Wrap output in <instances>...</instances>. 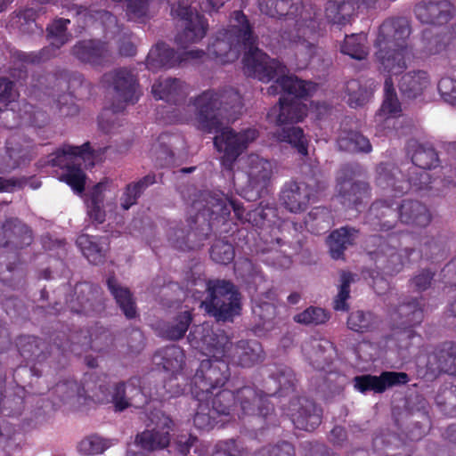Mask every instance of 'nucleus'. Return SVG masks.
I'll use <instances>...</instances> for the list:
<instances>
[{"instance_id":"58","label":"nucleus","mask_w":456,"mask_h":456,"mask_svg":"<svg viewBox=\"0 0 456 456\" xmlns=\"http://www.w3.org/2000/svg\"><path fill=\"white\" fill-rule=\"evenodd\" d=\"M109 112L110 111L102 113L99 118V126L102 131L106 133H110L114 130L113 124L110 125L108 121L104 120V117H107L109 115Z\"/></svg>"},{"instance_id":"55","label":"nucleus","mask_w":456,"mask_h":456,"mask_svg":"<svg viewBox=\"0 0 456 456\" xmlns=\"http://www.w3.org/2000/svg\"><path fill=\"white\" fill-rule=\"evenodd\" d=\"M68 389L67 397H73L75 395H81L79 387H77L76 382H69L68 384H59L57 386L58 392H63L64 389Z\"/></svg>"},{"instance_id":"52","label":"nucleus","mask_w":456,"mask_h":456,"mask_svg":"<svg viewBox=\"0 0 456 456\" xmlns=\"http://www.w3.org/2000/svg\"><path fill=\"white\" fill-rule=\"evenodd\" d=\"M197 443V438L191 436H181L175 441L177 450L184 455L187 454L190 452V448L194 446Z\"/></svg>"},{"instance_id":"60","label":"nucleus","mask_w":456,"mask_h":456,"mask_svg":"<svg viewBox=\"0 0 456 456\" xmlns=\"http://www.w3.org/2000/svg\"><path fill=\"white\" fill-rule=\"evenodd\" d=\"M373 286L378 293H381L387 286V282L383 278L374 277Z\"/></svg>"},{"instance_id":"37","label":"nucleus","mask_w":456,"mask_h":456,"mask_svg":"<svg viewBox=\"0 0 456 456\" xmlns=\"http://www.w3.org/2000/svg\"><path fill=\"white\" fill-rule=\"evenodd\" d=\"M294 320L302 324H321L328 320V314L322 308L309 307L295 315Z\"/></svg>"},{"instance_id":"61","label":"nucleus","mask_w":456,"mask_h":456,"mask_svg":"<svg viewBox=\"0 0 456 456\" xmlns=\"http://www.w3.org/2000/svg\"><path fill=\"white\" fill-rule=\"evenodd\" d=\"M11 118H14V111L12 110H2L0 109V119H9Z\"/></svg>"},{"instance_id":"38","label":"nucleus","mask_w":456,"mask_h":456,"mask_svg":"<svg viewBox=\"0 0 456 456\" xmlns=\"http://www.w3.org/2000/svg\"><path fill=\"white\" fill-rule=\"evenodd\" d=\"M398 314L405 317V321H403L402 323L410 326L419 323L423 318V312L417 301L400 305Z\"/></svg>"},{"instance_id":"22","label":"nucleus","mask_w":456,"mask_h":456,"mask_svg":"<svg viewBox=\"0 0 456 456\" xmlns=\"http://www.w3.org/2000/svg\"><path fill=\"white\" fill-rule=\"evenodd\" d=\"M153 362L157 365H162L165 370L175 374V379L178 380L177 372L183 368L184 354L179 346H172L158 352L153 356Z\"/></svg>"},{"instance_id":"21","label":"nucleus","mask_w":456,"mask_h":456,"mask_svg":"<svg viewBox=\"0 0 456 456\" xmlns=\"http://www.w3.org/2000/svg\"><path fill=\"white\" fill-rule=\"evenodd\" d=\"M77 244L87 260L94 265L103 260L108 245L106 239L87 234L80 235L77 240Z\"/></svg>"},{"instance_id":"50","label":"nucleus","mask_w":456,"mask_h":456,"mask_svg":"<svg viewBox=\"0 0 456 456\" xmlns=\"http://www.w3.org/2000/svg\"><path fill=\"white\" fill-rule=\"evenodd\" d=\"M403 265L402 255L400 253H393L388 259L385 272L387 274L393 275L399 273Z\"/></svg>"},{"instance_id":"36","label":"nucleus","mask_w":456,"mask_h":456,"mask_svg":"<svg viewBox=\"0 0 456 456\" xmlns=\"http://www.w3.org/2000/svg\"><path fill=\"white\" fill-rule=\"evenodd\" d=\"M69 23V20L59 19L54 20L47 28L48 37L52 40L51 44L56 48H59L68 41V37L65 33L66 26Z\"/></svg>"},{"instance_id":"6","label":"nucleus","mask_w":456,"mask_h":456,"mask_svg":"<svg viewBox=\"0 0 456 456\" xmlns=\"http://www.w3.org/2000/svg\"><path fill=\"white\" fill-rule=\"evenodd\" d=\"M89 150L90 146L88 143L79 147L65 145L53 153L47 160V163L52 167H60L65 169L61 180L69 184L77 194H81L84 191L86 175L77 166H80L82 162L86 166L94 165L92 161L93 153Z\"/></svg>"},{"instance_id":"18","label":"nucleus","mask_w":456,"mask_h":456,"mask_svg":"<svg viewBox=\"0 0 456 456\" xmlns=\"http://www.w3.org/2000/svg\"><path fill=\"white\" fill-rule=\"evenodd\" d=\"M107 81L111 80L117 98L126 103H134L138 101L140 92L134 75L126 69H119L114 74L105 77Z\"/></svg>"},{"instance_id":"49","label":"nucleus","mask_w":456,"mask_h":456,"mask_svg":"<svg viewBox=\"0 0 456 456\" xmlns=\"http://www.w3.org/2000/svg\"><path fill=\"white\" fill-rule=\"evenodd\" d=\"M17 96L16 91L13 88V82L8 81L5 78L0 79V102H9L13 101Z\"/></svg>"},{"instance_id":"47","label":"nucleus","mask_w":456,"mask_h":456,"mask_svg":"<svg viewBox=\"0 0 456 456\" xmlns=\"http://www.w3.org/2000/svg\"><path fill=\"white\" fill-rule=\"evenodd\" d=\"M370 317L369 314H365L360 311L352 313L348 318L347 325L349 329L354 331L363 332L370 327Z\"/></svg>"},{"instance_id":"28","label":"nucleus","mask_w":456,"mask_h":456,"mask_svg":"<svg viewBox=\"0 0 456 456\" xmlns=\"http://www.w3.org/2000/svg\"><path fill=\"white\" fill-rule=\"evenodd\" d=\"M355 238L356 231L354 229L343 227L333 232L328 240L332 258H340L344 250L354 242Z\"/></svg>"},{"instance_id":"26","label":"nucleus","mask_w":456,"mask_h":456,"mask_svg":"<svg viewBox=\"0 0 456 456\" xmlns=\"http://www.w3.org/2000/svg\"><path fill=\"white\" fill-rule=\"evenodd\" d=\"M236 399L240 403L241 415H254L256 411L262 415L266 414L262 407L266 401L265 396L258 395L253 388L243 387L238 391Z\"/></svg>"},{"instance_id":"42","label":"nucleus","mask_w":456,"mask_h":456,"mask_svg":"<svg viewBox=\"0 0 456 456\" xmlns=\"http://www.w3.org/2000/svg\"><path fill=\"white\" fill-rule=\"evenodd\" d=\"M297 45H300L302 49L305 50L307 54H312L314 51V44L310 42L309 39H314L315 37L314 21L311 20L310 24L306 26L300 25L297 29Z\"/></svg>"},{"instance_id":"14","label":"nucleus","mask_w":456,"mask_h":456,"mask_svg":"<svg viewBox=\"0 0 456 456\" xmlns=\"http://www.w3.org/2000/svg\"><path fill=\"white\" fill-rule=\"evenodd\" d=\"M171 12L185 20V29L177 38L179 45L185 47V44L196 43L204 37L207 22L200 14L194 13L191 6L179 3L176 8H172Z\"/></svg>"},{"instance_id":"17","label":"nucleus","mask_w":456,"mask_h":456,"mask_svg":"<svg viewBox=\"0 0 456 456\" xmlns=\"http://www.w3.org/2000/svg\"><path fill=\"white\" fill-rule=\"evenodd\" d=\"M354 381V387L362 393L369 390L382 393L393 386L407 383L408 376L403 372L385 371L380 376H358Z\"/></svg>"},{"instance_id":"23","label":"nucleus","mask_w":456,"mask_h":456,"mask_svg":"<svg viewBox=\"0 0 456 456\" xmlns=\"http://www.w3.org/2000/svg\"><path fill=\"white\" fill-rule=\"evenodd\" d=\"M399 217L403 223L418 226H426L431 220L426 207L418 201L404 200L399 209Z\"/></svg>"},{"instance_id":"54","label":"nucleus","mask_w":456,"mask_h":456,"mask_svg":"<svg viewBox=\"0 0 456 456\" xmlns=\"http://www.w3.org/2000/svg\"><path fill=\"white\" fill-rule=\"evenodd\" d=\"M431 279H432V274L427 271V272H423L420 274H419L418 276H416L413 279L412 283L418 289L423 290V289H426L429 286Z\"/></svg>"},{"instance_id":"41","label":"nucleus","mask_w":456,"mask_h":456,"mask_svg":"<svg viewBox=\"0 0 456 456\" xmlns=\"http://www.w3.org/2000/svg\"><path fill=\"white\" fill-rule=\"evenodd\" d=\"M211 257L214 261L220 264H228L234 257V250L232 244L218 241L211 248Z\"/></svg>"},{"instance_id":"4","label":"nucleus","mask_w":456,"mask_h":456,"mask_svg":"<svg viewBox=\"0 0 456 456\" xmlns=\"http://www.w3.org/2000/svg\"><path fill=\"white\" fill-rule=\"evenodd\" d=\"M191 346L200 351L208 359H202L200 363L208 362L211 368L218 366L219 362L228 367L226 358H231L234 364L242 367H250L262 359V347L256 341L240 342L232 347L229 338L224 333H214L211 326L204 322L196 327L188 337ZM229 376L227 368L226 379Z\"/></svg>"},{"instance_id":"64","label":"nucleus","mask_w":456,"mask_h":456,"mask_svg":"<svg viewBox=\"0 0 456 456\" xmlns=\"http://www.w3.org/2000/svg\"><path fill=\"white\" fill-rule=\"evenodd\" d=\"M300 296L297 293H292L288 297V301L291 305H296L299 302Z\"/></svg>"},{"instance_id":"34","label":"nucleus","mask_w":456,"mask_h":456,"mask_svg":"<svg viewBox=\"0 0 456 456\" xmlns=\"http://www.w3.org/2000/svg\"><path fill=\"white\" fill-rule=\"evenodd\" d=\"M348 103L351 107H358L364 104L370 97L372 91L362 88L359 81L352 80L346 84Z\"/></svg>"},{"instance_id":"48","label":"nucleus","mask_w":456,"mask_h":456,"mask_svg":"<svg viewBox=\"0 0 456 456\" xmlns=\"http://www.w3.org/2000/svg\"><path fill=\"white\" fill-rule=\"evenodd\" d=\"M327 348H331V344L329 341L314 338L303 346V352L307 357L312 359L314 356H318Z\"/></svg>"},{"instance_id":"7","label":"nucleus","mask_w":456,"mask_h":456,"mask_svg":"<svg viewBox=\"0 0 456 456\" xmlns=\"http://www.w3.org/2000/svg\"><path fill=\"white\" fill-rule=\"evenodd\" d=\"M208 208L201 209L200 204L195 202L193 208L199 210L197 220L202 217L209 216L210 219H216L218 216L224 219L225 216L230 215L231 210H233L235 216L241 222L250 223L252 225L259 227L265 224V221L271 222V217L276 216V211L273 208L259 207L254 210L245 213V208L241 207L235 200L227 196L222 197H210L207 201Z\"/></svg>"},{"instance_id":"16","label":"nucleus","mask_w":456,"mask_h":456,"mask_svg":"<svg viewBox=\"0 0 456 456\" xmlns=\"http://www.w3.org/2000/svg\"><path fill=\"white\" fill-rule=\"evenodd\" d=\"M303 401H292L286 413L297 428L311 431L321 423L322 410L312 402Z\"/></svg>"},{"instance_id":"13","label":"nucleus","mask_w":456,"mask_h":456,"mask_svg":"<svg viewBox=\"0 0 456 456\" xmlns=\"http://www.w3.org/2000/svg\"><path fill=\"white\" fill-rule=\"evenodd\" d=\"M140 385L138 379H132L127 384H118L111 387L110 395L98 397L102 403L111 402L116 411H123L129 406L141 408L148 403V395L145 387H137Z\"/></svg>"},{"instance_id":"59","label":"nucleus","mask_w":456,"mask_h":456,"mask_svg":"<svg viewBox=\"0 0 456 456\" xmlns=\"http://www.w3.org/2000/svg\"><path fill=\"white\" fill-rule=\"evenodd\" d=\"M227 0H208L207 5L203 7L204 11L210 12L219 9Z\"/></svg>"},{"instance_id":"62","label":"nucleus","mask_w":456,"mask_h":456,"mask_svg":"<svg viewBox=\"0 0 456 456\" xmlns=\"http://www.w3.org/2000/svg\"><path fill=\"white\" fill-rule=\"evenodd\" d=\"M91 290V286L87 283H81L76 287V292L86 293Z\"/></svg>"},{"instance_id":"44","label":"nucleus","mask_w":456,"mask_h":456,"mask_svg":"<svg viewBox=\"0 0 456 456\" xmlns=\"http://www.w3.org/2000/svg\"><path fill=\"white\" fill-rule=\"evenodd\" d=\"M442 98L448 103L456 105V80L451 77H442L437 85Z\"/></svg>"},{"instance_id":"19","label":"nucleus","mask_w":456,"mask_h":456,"mask_svg":"<svg viewBox=\"0 0 456 456\" xmlns=\"http://www.w3.org/2000/svg\"><path fill=\"white\" fill-rule=\"evenodd\" d=\"M312 190L303 182H291L285 185L281 200L290 212H299L305 208L313 197Z\"/></svg>"},{"instance_id":"43","label":"nucleus","mask_w":456,"mask_h":456,"mask_svg":"<svg viewBox=\"0 0 456 456\" xmlns=\"http://www.w3.org/2000/svg\"><path fill=\"white\" fill-rule=\"evenodd\" d=\"M442 354L441 358H443V361L440 362V369L456 375V346L451 343L445 344Z\"/></svg>"},{"instance_id":"12","label":"nucleus","mask_w":456,"mask_h":456,"mask_svg":"<svg viewBox=\"0 0 456 456\" xmlns=\"http://www.w3.org/2000/svg\"><path fill=\"white\" fill-rule=\"evenodd\" d=\"M147 429L138 435L135 443L146 451L163 449L169 444L172 420L160 411L152 414Z\"/></svg>"},{"instance_id":"30","label":"nucleus","mask_w":456,"mask_h":456,"mask_svg":"<svg viewBox=\"0 0 456 456\" xmlns=\"http://www.w3.org/2000/svg\"><path fill=\"white\" fill-rule=\"evenodd\" d=\"M107 284L125 315L127 318H134L136 314V310L129 290L120 287L113 277L108 279Z\"/></svg>"},{"instance_id":"15","label":"nucleus","mask_w":456,"mask_h":456,"mask_svg":"<svg viewBox=\"0 0 456 456\" xmlns=\"http://www.w3.org/2000/svg\"><path fill=\"white\" fill-rule=\"evenodd\" d=\"M204 53L198 50H190L183 55L175 53L167 45L158 44L148 53L146 65L150 70L173 67L188 60L201 59Z\"/></svg>"},{"instance_id":"39","label":"nucleus","mask_w":456,"mask_h":456,"mask_svg":"<svg viewBox=\"0 0 456 456\" xmlns=\"http://www.w3.org/2000/svg\"><path fill=\"white\" fill-rule=\"evenodd\" d=\"M421 52L425 54H436L441 52L444 47V43L430 30H425L421 37Z\"/></svg>"},{"instance_id":"11","label":"nucleus","mask_w":456,"mask_h":456,"mask_svg":"<svg viewBox=\"0 0 456 456\" xmlns=\"http://www.w3.org/2000/svg\"><path fill=\"white\" fill-rule=\"evenodd\" d=\"M118 186L110 180L100 182L93 187L86 200L88 216L102 224L105 220L106 213L118 210L116 199Z\"/></svg>"},{"instance_id":"33","label":"nucleus","mask_w":456,"mask_h":456,"mask_svg":"<svg viewBox=\"0 0 456 456\" xmlns=\"http://www.w3.org/2000/svg\"><path fill=\"white\" fill-rule=\"evenodd\" d=\"M191 322V317L190 312L188 310L181 312L174 322L163 331V336L168 339L181 338L187 331Z\"/></svg>"},{"instance_id":"9","label":"nucleus","mask_w":456,"mask_h":456,"mask_svg":"<svg viewBox=\"0 0 456 456\" xmlns=\"http://www.w3.org/2000/svg\"><path fill=\"white\" fill-rule=\"evenodd\" d=\"M412 162L421 169H429L436 166V154L431 149L428 151L419 150L413 154ZM398 175H400V172L397 168L391 165L382 164L378 167V184L383 189H388L391 186L392 191L397 193H403L409 191L411 186L416 190L421 189V183H426L428 178V174L424 170L419 173L421 180L419 184L411 181H401L397 177Z\"/></svg>"},{"instance_id":"1","label":"nucleus","mask_w":456,"mask_h":456,"mask_svg":"<svg viewBox=\"0 0 456 456\" xmlns=\"http://www.w3.org/2000/svg\"><path fill=\"white\" fill-rule=\"evenodd\" d=\"M232 29L220 33L208 48V57L220 64L232 62L239 57L238 46L243 45L244 72L262 82L276 78L268 88V94H282L278 106L273 107L268 118L281 126L274 134L280 142H286L302 155L307 154L308 141L303 130L297 126H287L301 121L306 116V104L302 99L312 96L317 90L312 82L298 80L286 75V68L278 61L272 60L255 47L248 20L241 12H235L232 20Z\"/></svg>"},{"instance_id":"10","label":"nucleus","mask_w":456,"mask_h":456,"mask_svg":"<svg viewBox=\"0 0 456 456\" xmlns=\"http://www.w3.org/2000/svg\"><path fill=\"white\" fill-rule=\"evenodd\" d=\"M202 288L208 290L209 301H202L200 305L217 320H229L239 314L240 297L231 282L225 281L201 283Z\"/></svg>"},{"instance_id":"45","label":"nucleus","mask_w":456,"mask_h":456,"mask_svg":"<svg viewBox=\"0 0 456 456\" xmlns=\"http://www.w3.org/2000/svg\"><path fill=\"white\" fill-rule=\"evenodd\" d=\"M77 15L79 16V19H83L85 20H100L102 25L108 28L117 25L116 18L105 11H99L95 12V13H92L86 10H83L77 12Z\"/></svg>"},{"instance_id":"25","label":"nucleus","mask_w":456,"mask_h":456,"mask_svg":"<svg viewBox=\"0 0 456 456\" xmlns=\"http://www.w3.org/2000/svg\"><path fill=\"white\" fill-rule=\"evenodd\" d=\"M339 194L346 207L358 208L368 197V188L364 183H353L351 180L339 182Z\"/></svg>"},{"instance_id":"56","label":"nucleus","mask_w":456,"mask_h":456,"mask_svg":"<svg viewBox=\"0 0 456 456\" xmlns=\"http://www.w3.org/2000/svg\"><path fill=\"white\" fill-rule=\"evenodd\" d=\"M385 208V210L382 211L383 216H389L395 215V211L392 208V204H387V206H384V202H382V201L374 203L370 208V211L372 213H375V212H378L379 210V208Z\"/></svg>"},{"instance_id":"29","label":"nucleus","mask_w":456,"mask_h":456,"mask_svg":"<svg viewBox=\"0 0 456 456\" xmlns=\"http://www.w3.org/2000/svg\"><path fill=\"white\" fill-rule=\"evenodd\" d=\"M112 439L104 438L98 435H90L80 440L77 445L79 454L94 456L103 453L113 445Z\"/></svg>"},{"instance_id":"27","label":"nucleus","mask_w":456,"mask_h":456,"mask_svg":"<svg viewBox=\"0 0 456 456\" xmlns=\"http://www.w3.org/2000/svg\"><path fill=\"white\" fill-rule=\"evenodd\" d=\"M151 93L156 99L166 102H175L176 97L185 93L183 83L175 78H159L151 88Z\"/></svg>"},{"instance_id":"8","label":"nucleus","mask_w":456,"mask_h":456,"mask_svg":"<svg viewBox=\"0 0 456 456\" xmlns=\"http://www.w3.org/2000/svg\"><path fill=\"white\" fill-rule=\"evenodd\" d=\"M237 165L238 170L234 174L235 185L240 186L244 175L248 179V186L240 189V195L248 201L256 200L271 177L272 163L256 154H250L239 159Z\"/></svg>"},{"instance_id":"5","label":"nucleus","mask_w":456,"mask_h":456,"mask_svg":"<svg viewBox=\"0 0 456 456\" xmlns=\"http://www.w3.org/2000/svg\"><path fill=\"white\" fill-rule=\"evenodd\" d=\"M210 363L203 362L192 379L190 391L200 402L199 410L194 417V425L200 429L213 428L219 421L217 417L231 414V405L227 404L235 398L231 391L224 390L216 394L212 402V409L208 403H203L208 399L211 390L223 386L226 381L227 367L224 362H219L218 366L211 368Z\"/></svg>"},{"instance_id":"32","label":"nucleus","mask_w":456,"mask_h":456,"mask_svg":"<svg viewBox=\"0 0 456 456\" xmlns=\"http://www.w3.org/2000/svg\"><path fill=\"white\" fill-rule=\"evenodd\" d=\"M338 145L341 150L347 151L369 152L371 150L369 140L357 132H343L338 139Z\"/></svg>"},{"instance_id":"20","label":"nucleus","mask_w":456,"mask_h":456,"mask_svg":"<svg viewBox=\"0 0 456 456\" xmlns=\"http://www.w3.org/2000/svg\"><path fill=\"white\" fill-rule=\"evenodd\" d=\"M415 13L422 23L442 25L452 16L453 8L448 1L421 3L416 6Z\"/></svg>"},{"instance_id":"2","label":"nucleus","mask_w":456,"mask_h":456,"mask_svg":"<svg viewBox=\"0 0 456 456\" xmlns=\"http://www.w3.org/2000/svg\"><path fill=\"white\" fill-rule=\"evenodd\" d=\"M410 35L411 28L406 19H388L379 27L374 41L379 69L386 77L384 101L376 116V122L384 129L395 126L401 111L395 84L402 95L407 99H419L431 87L428 72H405L417 57L413 46L408 43Z\"/></svg>"},{"instance_id":"24","label":"nucleus","mask_w":456,"mask_h":456,"mask_svg":"<svg viewBox=\"0 0 456 456\" xmlns=\"http://www.w3.org/2000/svg\"><path fill=\"white\" fill-rule=\"evenodd\" d=\"M108 53V49L100 41H83L74 47V54L77 59L92 64H101Z\"/></svg>"},{"instance_id":"3","label":"nucleus","mask_w":456,"mask_h":456,"mask_svg":"<svg viewBox=\"0 0 456 456\" xmlns=\"http://www.w3.org/2000/svg\"><path fill=\"white\" fill-rule=\"evenodd\" d=\"M240 107V96L229 89L222 94L208 91L200 95L193 103L196 111L195 122L197 126L208 133H216L214 144L216 149L223 153L222 165L226 169H232L241 151L249 143L256 140L257 132L255 129H248L241 133H235L229 126H224L219 119L222 111H228V107Z\"/></svg>"},{"instance_id":"46","label":"nucleus","mask_w":456,"mask_h":456,"mask_svg":"<svg viewBox=\"0 0 456 456\" xmlns=\"http://www.w3.org/2000/svg\"><path fill=\"white\" fill-rule=\"evenodd\" d=\"M287 4L286 0H260L259 8L266 15L274 17L285 14L284 11Z\"/></svg>"},{"instance_id":"63","label":"nucleus","mask_w":456,"mask_h":456,"mask_svg":"<svg viewBox=\"0 0 456 456\" xmlns=\"http://www.w3.org/2000/svg\"><path fill=\"white\" fill-rule=\"evenodd\" d=\"M312 111L316 114L317 118H319L321 115L324 114V112L326 111V107L315 104L314 106H313Z\"/></svg>"},{"instance_id":"51","label":"nucleus","mask_w":456,"mask_h":456,"mask_svg":"<svg viewBox=\"0 0 456 456\" xmlns=\"http://www.w3.org/2000/svg\"><path fill=\"white\" fill-rule=\"evenodd\" d=\"M12 232L21 237L20 245H29L31 243L32 232L28 226L16 221Z\"/></svg>"},{"instance_id":"40","label":"nucleus","mask_w":456,"mask_h":456,"mask_svg":"<svg viewBox=\"0 0 456 456\" xmlns=\"http://www.w3.org/2000/svg\"><path fill=\"white\" fill-rule=\"evenodd\" d=\"M340 281L341 285L334 302V308L338 311H345L347 309L346 300L349 297V286L353 281V275L344 272L341 273Z\"/></svg>"},{"instance_id":"57","label":"nucleus","mask_w":456,"mask_h":456,"mask_svg":"<svg viewBox=\"0 0 456 456\" xmlns=\"http://www.w3.org/2000/svg\"><path fill=\"white\" fill-rule=\"evenodd\" d=\"M174 386H175L174 379H170L168 381V383L165 386L166 392L168 393L170 395V396H177V395L184 393L186 390L185 387L184 388L177 387V388L174 389Z\"/></svg>"},{"instance_id":"53","label":"nucleus","mask_w":456,"mask_h":456,"mask_svg":"<svg viewBox=\"0 0 456 456\" xmlns=\"http://www.w3.org/2000/svg\"><path fill=\"white\" fill-rule=\"evenodd\" d=\"M235 449L233 440L220 442L216 444V451L214 456H234L232 452Z\"/></svg>"},{"instance_id":"31","label":"nucleus","mask_w":456,"mask_h":456,"mask_svg":"<svg viewBox=\"0 0 456 456\" xmlns=\"http://www.w3.org/2000/svg\"><path fill=\"white\" fill-rule=\"evenodd\" d=\"M341 53L353 59L362 60L369 53L367 46V36L364 33L346 36L341 45Z\"/></svg>"},{"instance_id":"35","label":"nucleus","mask_w":456,"mask_h":456,"mask_svg":"<svg viewBox=\"0 0 456 456\" xmlns=\"http://www.w3.org/2000/svg\"><path fill=\"white\" fill-rule=\"evenodd\" d=\"M152 183L153 182L151 178L146 177L144 181L127 185L125 191L123 192L122 197L120 198V208L123 210H127L131 206L135 204L142 188Z\"/></svg>"}]
</instances>
